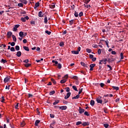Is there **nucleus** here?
<instances>
[{
	"mask_svg": "<svg viewBox=\"0 0 128 128\" xmlns=\"http://www.w3.org/2000/svg\"><path fill=\"white\" fill-rule=\"evenodd\" d=\"M82 126H90V122H83V124H82Z\"/></svg>",
	"mask_w": 128,
	"mask_h": 128,
	"instance_id": "9",
	"label": "nucleus"
},
{
	"mask_svg": "<svg viewBox=\"0 0 128 128\" xmlns=\"http://www.w3.org/2000/svg\"><path fill=\"white\" fill-rule=\"evenodd\" d=\"M50 117L52 118H54V114H50Z\"/></svg>",
	"mask_w": 128,
	"mask_h": 128,
	"instance_id": "63",
	"label": "nucleus"
},
{
	"mask_svg": "<svg viewBox=\"0 0 128 128\" xmlns=\"http://www.w3.org/2000/svg\"><path fill=\"white\" fill-rule=\"evenodd\" d=\"M15 49H16L17 51L20 50V46H15Z\"/></svg>",
	"mask_w": 128,
	"mask_h": 128,
	"instance_id": "42",
	"label": "nucleus"
},
{
	"mask_svg": "<svg viewBox=\"0 0 128 128\" xmlns=\"http://www.w3.org/2000/svg\"><path fill=\"white\" fill-rule=\"evenodd\" d=\"M82 122L80 121L77 122L76 123V126H80V124H82Z\"/></svg>",
	"mask_w": 128,
	"mask_h": 128,
	"instance_id": "43",
	"label": "nucleus"
},
{
	"mask_svg": "<svg viewBox=\"0 0 128 128\" xmlns=\"http://www.w3.org/2000/svg\"><path fill=\"white\" fill-rule=\"evenodd\" d=\"M20 2H22L24 4H28V1L26 0H20Z\"/></svg>",
	"mask_w": 128,
	"mask_h": 128,
	"instance_id": "16",
	"label": "nucleus"
},
{
	"mask_svg": "<svg viewBox=\"0 0 128 128\" xmlns=\"http://www.w3.org/2000/svg\"><path fill=\"white\" fill-rule=\"evenodd\" d=\"M59 46H64V43L63 42H60L59 44Z\"/></svg>",
	"mask_w": 128,
	"mask_h": 128,
	"instance_id": "41",
	"label": "nucleus"
},
{
	"mask_svg": "<svg viewBox=\"0 0 128 128\" xmlns=\"http://www.w3.org/2000/svg\"><path fill=\"white\" fill-rule=\"evenodd\" d=\"M103 60L102 62H104V64H106V62H108V58H105L104 60Z\"/></svg>",
	"mask_w": 128,
	"mask_h": 128,
	"instance_id": "49",
	"label": "nucleus"
},
{
	"mask_svg": "<svg viewBox=\"0 0 128 128\" xmlns=\"http://www.w3.org/2000/svg\"><path fill=\"white\" fill-rule=\"evenodd\" d=\"M24 126H26V122H24V121H23L20 123V126L21 128H24Z\"/></svg>",
	"mask_w": 128,
	"mask_h": 128,
	"instance_id": "22",
	"label": "nucleus"
},
{
	"mask_svg": "<svg viewBox=\"0 0 128 128\" xmlns=\"http://www.w3.org/2000/svg\"><path fill=\"white\" fill-rule=\"evenodd\" d=\"M12 38L14 40V42H16V38L14 35H12Z\"/></svg>",
	"mask_w": 128,
	"mask_h": 128,
	"instance_id": "29",
	"label": "nucleus"
},
{
	"mask_svg": "<svg viewBox=\"0 0 128 128\" xmlns=\"http://www.w3.org/2000/svg\"><path fill=\"white\" fill-rule=\"evenodd\" d=\"M20 28V24L15 25L14 27L13 28L14 32H16L18 30V28Z\"/></svg>",
	"mask_w": 128,
	"mask_h": 128,
	"instance_id": "4",
	"label": "nucleus"
},
{
	"mask_svg": "<svg viewBox=\"0 0 128 128\" xmlns=\"http://www.w3.org/2000/svg\"><path fill=\"white\" fill-rule=\"evenodd\" d=\"M70 94H72V93L70 92H68L66 94V96H64V99L65 100H68L70 96Z\"/></svg>",
	"mask_w": 128,
	"mask_h": 128,
	"instance_id": "3",
	"label": "nucleus"
},
{
	"mask_svg": "<svg viewBox=\"0 0 128 128\" xmlns=\"http://www.w3.org/2000/svg\"><path fill=\"white\" fill-rule=\"evenodd\" d=\"M80 64L82 65V66H84V68H88V64H86L84 62H81Z\"/></svg>",
	"mask_w": 128,
	"mask_h": 128,
	"instance_id": "8",
	"label": "nucleus"
},
{
	"mask_svg": "<svg viewBox=\"0 0 128 128\" xmlns=\"http://www.w3.org/2000/svg\"><path fill=\"white\" fill-rule=\"evenodd\" d=\"M1 62H2V64H6V62H8V61L6 60L2 59Z\"/></svg>",
	"mask_w": 128,
	"mask_h": 128,
	"instance_id": "36",
	"label": "nucleus"
},
{
	"mask_svg": "<svg viewBox=\"0 0 128 128\" xmlns=\"http://www.w3.org/2000/svg\"><path fill=\"white\" fill-rule=\"evenodd\" d=\"M74 16H76V18H78V12L76 11H75Z\"/></svg>",
	"mask_w": 128,
	"mask_h": 128,
	"instance_id": "33",
	"label": "nucleus"
},
{
	"mask_svg": "<svg viewBox=\"0 0 128 128\" xmlns=\"http://www.w3.org/2000/svg\"><path fill=\"white\" fill-rule=\"evenodd\" d=\"M59 102H60V100H56V101L53 103V105H54V106H56V105L58 104Z\"/></svg>",
	"mask_w": 128,
	"mask_h": 128,
	"instance_id": "27",
	"label": "nucleus"
},
{
	"mask_svg": "<svg viewBox=\"0 0 128 128\" xmlns=\"http://www.w3.org/2000/svg\"><path fill=\"white\" fill-rule=\"evenodd\" d=\"M19 36L20 38H24V32H19Z\"/></svg>",
	"mask_w": 128,
	"mask_h": 128,
	"instance_id": "24",
	"label": "nucleus"
},
{
	"mask_svg": "<svg viewBox=\"0 0 128 128\" xmlns=\"http://www.w3.org/2000/svg\"><path fill=\"white\" fill-rule=\"evenodd\" d=\"M50 8H56V4H54V3H52V5L50 6Z\"/></svg>",
	"mask_w": 128,
	"mask_h": 128,
	"instance_id": "20",
	"label": "nucleus"
},
{
	"mask_svg": "<svg viewBox=\"0 0 128 128\" xmlns=\"http://www.w3.org/2000/svg\"><path fill=\"white\" fill-rule=\"evenodd\" d=\"M52 62L53 64H58V61H56L54 60H52Z\"/></svg>",
	"mask_w": 128,
	"mask_h": 128,
	"instance_id": "51",
	"label": "nucleus"
},
{
	"mask_svg": "<svg viewBox=\"0 0 128 128\" xmlns=\"http://www.w3.org/2000/svg\"><path fill=\"white\" fill-rule=\"evenodd\" d=\"M86 52H88V54H90V52H92V50L90 48H87L86 49Z\"/></svg>",
	"mask_w": 128,
	"mask_h": 128,
	"instance_id": "35",
	"label": "nucleus"
},
{
	"mask_svg": "<svg viewBox=\"0 0 128 128\" xmlns=\"http://www.w3.org/2000/svg\"><path fill=\"white\" fill-rule=\"evenodd\" d=\"M72 78H74V80H78V78L77 76H74Z\"/></svg>",
	"mask_w": 128,
	"mask_h": 128,
	"instance_id": "64",
	"label": "nucleus"
},
{
	"mask_svg": "<svg viewBox=\"0 0 128 128\" xmlns=\"http://www.w3.org/2000/svg\"><path fill=\"white\" fill-rule=\"evenodd\" d=\"M102 99H103L102 102H104L103 104H106L107 102H108V100H106V98L103 97V98H102Z\"/></svg>",
	"mask_w": 128,
	"mask_h": 128,
	"instance_id": "11",
	"label": "nucleus"
},
{
	"mask_svg": "<svg viewBox=\"0 0 128 128\" xmlns=\"http://www.w3.org/2000/svg\"><path fill=\"white\" fill-rule=\"evenodd\" d=\"M46 34H48L50 36V34H52V32L48 31V30H46L45 31Z\"/></svg>",
	"mask_w": 128,
	"mask_h": 128,
	"instance_id": "44",
	"label": "nucleus"
},
{
	"mask_svg": "<svg viewBox=\"0 0 128 128\" xmlns=\"http://www.w3.org/2000/svg\"><path fill=\"white\" fill-rule=\"evenodd\" d=\"M21 20H22V22H26V18H21Z\"/></svg>",
	"mask_w": 128,
	"mask_h": 128,
	"instance_id": "48",
	"label": "nucleus"
},
{
	"mask_svg": "<svg viewBox=\"0 0 128 128\" xmlns=\"http://www.w3.org/2000/svg\"><path fill=\"white\" fill-rule=\"evenodd\" d=\"M55 93H56V91H54V90L51 91V92H50V96H52L53 94H54Z\"/></svg>",
	"mask_w": 128,
	"mask_h": 128,
	"instance_id": "34",
	"label": "nucleus"
},
{
	"mask_svg": "<svg viewBox=\"0 0 128 128\" xmlns=\"http://www.w3.org/2000/svg\"><path fill=\"white\" fill-rule=\"evenodd\" d=\"M112 54H116V51H112L111 52Z\"/></svg>",
	"mask_w": 128,
	"mask_h": 128,
	"instance_id": "62",
	"label": "nucleus"
},
{
	"mask_svg": "<svg viewBox=\"0 0 128 128\" xmlns=\"http://www.w3.org/2000/svg\"><path fill=\"white\" fill-rule=\"evenodd\" d=\"M78 98H80V94H78L76 96L72 98V100H78Z\"/></svg>",
	"mask_w": 128,
	"mask_h": 128,
	"instance_id": "14",
	"label": "nucleus"
},
{
	"mask_svg": "<svg viewBox=\"0 0 128 128\" xmlns=\"http://www.w3.org/2000/svg\"><path fill=\"white\" fill-rule=\"evenodd\" d=\"M100 86L101 88H104V84L100 83Z\"/></svg>",
	"mask_w": 128,
	"mask_h": 128,
	"instance_id": "61",
	"label": "nucleus"
},
{
	"mask_svg": "<svg viewBox=\"0 0 128 128\" xmlns=\"http://www.w3.org/2000/svg\"><path fill=\"white\" fill-rule=\"evenodd\" d=\"M84 6H85V8H90V4L89 5H86V4H84Z\"/></svg>",
	"mask_w": 128,
	"mask_h": 128,
	"instance_id": "56",
	"label": "nucleus"
},
{
	"mask_svg": "<svg viewBox=\"0 0 128 128\" xmlns=\"http://www.w3.org/2000/svg\"><path fill=\"white\" fill-rule=\"evenodd\" d=\"M108 68H109L110 70H112V68L110 65L108 64L107 65Z\"/></svg>",
	"mask_w": 128,
	"mask_h": 128,
	"instance_id": "47",
	"label": "nucleus"
},
{
	"mask_svg": "<svg viewBox=\"0 0 128 128\" xmlns=\"http://www.w3.org/2000/svg\"><path fill=\"white\" fill-rule=\"evenodd\" d=\"M98 54H102V50L98 49Z\"/></svg>",
	"mask_w": 128,
	"mask_h": 128,
	"instance_id": "55",
	"label": "nucleus"
},
{
	"mask_svg": "<svg viewBox=\"0 0 128 128\" xmlns=\"http://www.w3.org/2000/svg\"><path fill=\"white\" fill-rule=\"evenodd\" d=\"M120 59L124 60V53L122 52L120 54Z\"/></svg>",
	"mask_w": 128,
	"mask_h": 128,
	"instance_id": "38",
	"label": "nucleus"
},
{
	"mask_svg": "<svg viewBox=\"0 0 128 128\" xmlns=\"http://www.w3.org/2000/svg\"><path fill=\"white\" fill-rule=\"evenodd\" d=\"M40 122V120H36L34 123L35 126H38V124Z\"/></svg>",
	"mask_w": 128,
	"mask_h": 128,
	"instance_id": "10",
	"label": "nucleus"
},
{
	"mask_svg": "<svg viewBox=\"0 0 128 128\" xmlns=\"http://www.w3.org/2000/svg\"><path fill=\"white\" fill-rule=\"evenodd\" d=\"M112 88L113 90H120V88H118V86H112Z\"/></svg>",
	"mask_w": 128,
	"mask_h": 128,
	"instance_id": "17",
	"label": "nucleus"
},
{
	"mask_svg": "<svg viewBox=\"0 0 128 128\" xmlns=\"http://www.w3.org/2000/svg\"><path fill=\"white\" fill-rule=\"evenodd\" d=\"M73 90H75L76 92H78V88H76V86H72Z\"/></svg>",
	"mask_w": 128,
	"mask_h": 128,
	"instance_id": "28",
	"label": "nucleus"
},
{
	"mask_svg": "<svg viewBox=\"0 0 128 128\" xmlns=\"http://www.w3.org/2000/svg\"><path fill=\"white\" fill-rule=\"evenodd\" d=\"M16 45V43L14 42H12L11 44H10V46H14Z\"/></svg>",
	"mask_w": 128,
	"mask_h": 128,
	"instance_id": "59",
	"label": "nucleus"
},
{
	"mask_svg": "<svg viewBox=\"0 0 128 128\" xmlns=\"http://www.w3.org/2000/svg\"><path fill=\"white\" fill-rule=\"evenodd\" d=\"M96 100L98 104H102V96H100L99 97L96 98Z\"/></svg>",
	"mask_w": 128,
	"mask_h": 128,
	"instance_id": "1",
	"label": "nucleus"
},
{
	"mask_svg": "<svg viewBox=\"0 0 128 128\" xmlns=\"http://www.w3.org/2000/svg\"><path fill=\"white\" fill-rule=\"evenodd\" d=\"M78 112H79V114H84V108H82L81 107H79V109H78Z\"/></svg>",
	"mask_w": 128,
	"mask_h": 128,
	"instance_id": "2",
	"label": "nucleus"
},
{
	"mask_svg": "<svg viewBox=\"0 0 128 128\" xmlns=\"http://www.w3.org/2000/svg\"><path fill=\"white\" fill-rule=\"evenodd\" d=\"M10 80V78L8 76L4 78V84H6L8 82V80Z\"/></svg>",
	"mask_w": 128,
	"mask_h": 128,
	"instance_id": "6",
	"label": "nucleus"
},
{
	"mask_svg": "<svg viewBox=\"0 0 128 128\" xmlns=\"http://www.w3.org/2000/svg\"><path fill=\"white\" fill-rule=\"evenodd\" d=\"M90 104L92 106H94V100H91L90 102Z\"/></svg>",
	"mask_w": 128,
	"mask_h": 128,
	"instance_id": "21",
	"label": "nucleus"
},
{
	"mask_svg": "<svg viewBox=\"0 0 128 128\" xmlns=\"http://www.w3.org/2000/svg\"><path fill=\"white\" fill-rule=\"evenodd\" d=\"M18 6H20V8H22L24 6V4L22 3H19L18 4Z\"/></svg>",
	"mask_w": 128,
	"mask_h": 128,
	"instance_id": "39",
	"label": "nucleus"
},
{
	"mask_svg": "<svg viewBox=\"0 0 128 128\" xmlns=\"http://www.w3.org/2000/svg\"><path fill=\"white\" fill-rule=\"evenodd\" d=\"M44 22L46 24H48V16H45L44 18Z\"/></svg>",
	"mask_w": 128,
	"mask_h": 128,
	"instance_id": "19",
	"label": "nucleus"
},
{
	"mask_svg": "<svg viewBox=\"0 0 128 128\" xmlns=\"http://www.w3.org/2000/svg\"><path fill=\"white\" fill-rule=\"evenodd\" d=\"M94 66H96V64H90V68H94Z\"/></svg>",
	"mask_w": 128,
	"mask_h": 128,
	"instance_id": "46",
	"label": "nucleus"
},
{
	"mask_svg": "<svg viewBox=\"0 0 128 128\" xmlns=\"http://www.w3.org/2000/svg\"><path fill=\"white\" fill-rule=\"evenodd\" d=\"M54 124H56V120H53L51 124V125H52V126H54Z\"/></svg>",
	"mask_w": 128,
	"mask_h": 128,
	"instance_id": "57",
	"label": "nucleus"
},
{
	"mask_svg": "<svg viewBox=\"0 0 128 128\" xmlns=\"http://www.w3.org/2000/svg\"><path fill=\"white\" fill-rule=\"evenodd\" d=\"M10 50L11 52H16V49L14 47H12Z\"/></svg>",
	"mask_w": 128,
	"mask_h": 128,
	"instance_id": "52",
	"label": "nucleus"
},
{
	"mask_svg": "<svg viewBox=\"0 0 128 128\" xmlns=\"http://www.w3.org/2000/svg\"><path fill=\"white\" fill-rule=\"evenodd\" d=\"M51 81L52 82H53V84H56V80H54V78H51Z\"/></svg>",
	"mask_w": 128,
	"mask_h": 128,
	"instance_id": "37",
	"label": "nucleus"
},
{
	"mask_svg": "<svg viewBox=\"0 0 128 128\" xmlns=\"http://www.w3.org/2000/svg\"><path fill=\"white\" fill-rule=\"evenodd\" d=\"M38 16H39V18H42L44 16V15L42 14V11L39 12Z\"/></svg>",
	"mask_w": 128,
	"mask_h": 128,
	"instance_id": "18",
	"label": "nucleus"
},
{
	"mask_svg": "<svg viewBox=\"0 0 128 128\" xmlns=\"http://www.w3.org/2000/svg\"><path fill=\"white\" fill-rule=\"evenodd\" d=\"M66 92H70V88L67 87L66 88Z\"/></svg>",
	"mask_w": 128,
	"mask_h": 128,
	"instance_id": "53",
	"label": "nucleus"
},
{
	"mask_svg": "<svg viewBox=\"0 0 128 128\" xmlns=\"http://www.w3.org/2000/svg\"><path fill=\"white\" fill-rule=\"evenodd\" d=\"M38 6H40V2H38L35 4V6L34 7V8L36 10V8H38Z\"/></svg>",
	"mask_w": 128,
	"mask_h": 128,
	"instance_id": "15",
	"label": "nucleus"
},
{
	"mask_svg": "<svg viewBox=\"0 0 128 128\" xmlns=\"http://www.w3.org/2000/svg\"><path fill=\"white\" fill-rule=\"evenodd\" d=\"M69 22H70V26H72V24H74V20H71L69 21Z\"/></svg>",
	"mask_w": 128,
	"mask_h": 128,
	"instance_id": "23",
	"label": "nucleus"
},
{
	"mask_svg": "<svg viewBox=\"0 0 128 128\" xmlns=\"http://www.w3.org/2000/svg\"><path fill=\"white\" fill-rule=\"evenodd\" d=\"M31 66L32 64L28 63L24 64V66H26V68H30V66Z\"/></svg>",
	"mask_w": 128,
	"mask_h": 128,
	"instance_id": "25",
	"label": "nucleus"
},
{
	"mask_svg": "<svg viewBox=\"0 0 128 128\" xmlns=\"http://www.w3.org/2000/svg\"><path fill=\"white\" fill-rule=\"evenodd\" d=\"M12 36V32H7V38H10Z\"/></svg>",
	"mask_w": 128,
	"mask_h": 128,
	"instance_id": "5",
	"label": "nucleus"
},
{
	"mask_svg": "<svg viewBox=\"0 0 128 128\" xmlns=\"http://www.w3.org/2000/svg\"><path fill=\"white\" fill-rule=\"evenodd\" d=\"M30 61L28 60H26L23 61L24 62L25 64H28Z\"/></svg>",
	"mask_w": 128,
	"mask_h": 128,
	"instance_id": "60",
	"label": "nucleus"
},
{
	"mask_svg": "<svg viewBox=\"0 0 128 128\" xmlns=\"http://www.w3.org/2000/svg\"><path fill=\"white\" fill-rule=\"evenodd\" d=\"M89 57H90V58H94V55L93 54H89Z\"/></svg>",
	"mask_w": 128,
	"mask_h": 128,
	"instance_id": "58",
	"label": "nucleus"
},
{
	"mask_svg": "<svg viewBox=\"0 0 128 128\" xmlns=\"http://www.w3.org/2000/svg\"><path fill=\"white\" fill-rule=\"evenodd\" d=\"M58 67L59 70H60L62 68V64H58Z\"/></svg>",
	"mask_w": 128,
	"mask_h": 128,
	"instance_id": "50",
	"label": "nucleus"
},
{
	"mask_svg": "<svg viewBox=\"0 0 128 128\" xmlns=\"http://www.w3.org/2000/svg\"><path fill=\"white\" fill-rule=\"evenodd\" d=\"M60 110H66V108H68V106H61L59 107Z\"/></svg>",
	"mask_w": 128,
	"mask_h": 128,
	"instance_id": "7",
	"label": "nucleus"
},
{
	"mask_svg": "<svg viewBox=\"0 0 128 128\" xmlns=\"http://www.w3.org/2000/svg\"><path fill=\"white\" fill-rule=\"evenodd\" d=\"M66 82V79H63V80H61L60 82V84H64Z\"/></svg>",
	"mask_w": 128,
	"mask_h": 128,
	"instance_id": "30",
	"label": "nucleus"
},
{
	"mask_svg": "<svg viewBox=\"0 0 128 128\" xmlns=\"http://www.w3.org/2000/svg\"><path fill=\"white\" fill-rule=\"evenodd\" d=\"M84 116H90V114L88 112L86 111L85 112H84Z\"/></svg>",
	"mask_w": 128,
	"mask_h": 128,
	"instance_id": "32",
	"label": "nucleus"
},
{
	"mask_svg": "<svg viewBox=\"0 0 128 128\" xmlns=\"http://www.w3.org/2000/svg\"><path fill=\"white\" fill-rule=\"evenodd\" d=\"M23 48L24 50H26V52H30V48H28V47L26 46H24Z\"/></svg>",
	"mask_w": 128,
	"mask_h": 128,
	"instance_id": "13",
	"label": "nucleus"
},
{
	"mask_svg": "<svg viewBox=\"0 0 128 128\" xmlns=\"http://www.w3.org/2000/svg\"><path fill=\"white\" fill-rule=\"evenodd\" d=\"M79 92H78V94H82V88H79L78 89Z\"/></svg>",
	"mask_w": 128,
	"mask_h": 128,
	"instance_id": "40",
	"label": "nucleus"
},
{
	"mask_svg": "<svg viewBox=\"0 0 128 128\" xmlns=\"http://www.w3.org/2000/svg\"><path fill=\"white\" fill-rule=\"evenodd\" d=\"M72 54H78L79 52L77 50H72Z\"/></svg>",
	"mask_w": 128,
	"mask_h": 128,
	"instance_id": "26",
	"label": "nucleus"
},
{
	"mask_svg": "<svg viewBox=\"0 0 128 128\" xmlns=\"http://www.w3.org/2000/svg\"><path fill=\"white\" fill-rule=\"evenodd\" d=\"M104 126L106 128H108V124H104Z\"/></svg>",
	"mask_w": 128,
	"mask_h": 128,
	"instance_id": "54",
	"label": "nucleus"
},
{
	"mask_svg": "<svg viewBox=\"0 0 128 128\" xmlns=\"http://www.w3.org/2000/svg\"><path fill=\"white\" fill-rule=\"evenodd\" d=\"M83 1L84 4H88V2H90V0H83Z\"/></svg>",
	"mask_w": 128,
	"mask_h": 128,
	"instance_id": "31",
	"label": "nucleus"
},
{
	"mask_svg": "<svg viewBox=\"0 0 128 128\" xmlns=\"http://www.w3.org/2000/svg\"><path fill=\"white\" fill-rule=\"evenodd\" d=\"M84 16V12H82L79 13V16L80 18H82Z\"/></svg>",
	"mask_w": 128,
	"mask_h": 128,
	"instance_id": "45",
	"label": "nucleus"
},
{
	"mask_svg": "<svg viewBox=\"0 0 128 128\" xmlns=\"http://www.w3.org/2000/svg\"><path fill=\"white\" fill-rule=\"evenodd\" d=\"M16 56H18V58H20L22 56V52L20 51H18L16 53Z\"/></svg>",
	"mask_w": 128,
	"mask_h": 128,
	"instance_id": "12",
	"label": "nucleus"
}]
</instances>
